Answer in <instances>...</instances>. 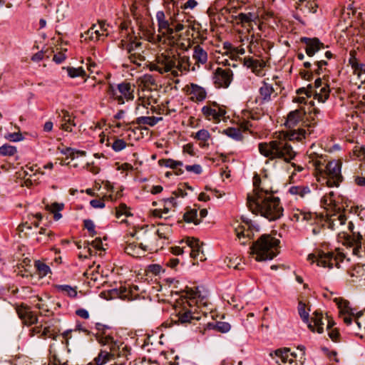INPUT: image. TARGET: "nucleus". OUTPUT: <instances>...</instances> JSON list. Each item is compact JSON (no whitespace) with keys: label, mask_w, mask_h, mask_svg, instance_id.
<instances>
[{"label":"nucleus","mask_w":365,"mask_h":365,"mask_svg":"<svg viewBox=\"0 0 365 365\" xmlns=\"http://www.w3.org/2000/svg\"><path fill=\"white\" fill-rule=\"evenodd\" d=\"M164 11H161V70L170 72L174 76L178 71H194L187 56H180L178 52V32L184 29L177 16L179 10L173 0H163Z\"/></svg>","instance_id":"nucleus-1"},{"label":"nucleus","mask_w":365,"mask_h":365,"mask_svg":"<svg viewBox=\"0 0 365 365\" xmlns=\"http://www.w3.org/2000/svg\"><path fill=\"white\" fill-rule=\"evenodd\" d=\"M170 284L161 285V292L163 291V296L166 297L167 294L170 293L171 296L175 293V295H179L178 299H175L174 304L171 305L172 309L174 313L171 314V322H163L161 326L169 327L173 323H185L189 322L192 319L198 318L195 317V313H202L206 315L208 309L207 299L202 297L197 288H188L181 290H169Z\"/></svg>","instance_id":"nucleus-2"},{"label":"nucleus","mask_w":365,"mask_h":365,"mask_svg":"<svg viewBox=\"0 0 365 365\" xmlns=\"http://www.w3.org/2000/svg\"><path fill=\"white\" fill-rule=\"evenodd\" d=\"M305 135L306 131L299 128L297 132H293L291 134L284 131L276 133L272 140L259 143V152L270 160L282 159L289 163L297 155L290 141L294 138L301 140L305 138Z\"/></svg>","instance_id":"nucleus-3"},{"label":"nucleus","mask_w":365,"mask_h":365,"mask_svg":"<svg viewBox=\"0 0 365 365\" xmlns=\"http://www.w3.org/2000/svg\"><path fill=\"white\" fill-rule=\"evenodd\" d=\"M308 163L314 168L317 180L329 187H338L344 180L341 174L342 160H329L327 155L318 154L313 148L307 153Z\"/></svg>","instance_id":"nucleus-4"},{"label":"nucleus","mask_w":365,"mask_h":365,"mask_svg":"<svg viewBox=\"0 0 365 365\" xmlns=\"http://www.w3.org/2000/svg\"><path fill=\"white\" fill-rule=\"evenodd\" d=\"M277 96V92L273 87L269 78L262 82L259 88L258 96L250 99L247 103V109L242 111L243 118L258 120L264 114L263 106L269 103Z\"/></svg>","instance_id":"nucleus-5"},{"label":"nucleus","mask_w":365,"mask_h":365,"mask_svg":"<svg viewBox=\"0 0 365 365\" xmlns=\"http://www.w3.org/2000/svg\"><path fill=\"white\" fill-rule=\"evenodd\" d=\"M247 204L252 213L260 215L269 221L277 220L283 215L284 208L280 199L274 195L259 200H249Z\"/></svg>","instance_id":"nucleus-6"},{"label":"nucleus","mask_w":365,"mask_h":365,"mask_svg":"<svg viewBox=\"0 0 365 365\" xmlns=\"http://www.w3.org/2000/svg\"><path fill=\"white\" fill-rule=\"evenodd\" d=\"M137 83L143 91H147L148 93L138 98L136 110H138L141 105L145 107L146 103L150 106L153 113H160V104L158 103L160 93L155 80L150 75H144L138 79Z\"/></svg>","instance_id":"nucleus-7"},{"label":"nucleus","mask_w":365,"mask_h":365,"mask_svg":"<svg viewBox=\"0 0 365 365\" xmlns=\"http://www.w3.org/2000/svg\"><path fill=\"white\" fill-rule=\"evenodd\" d=\"M279 240L271 235H262L252 247L250 254L256 261L272 259L279 254Z\"/></svg>","instance_id":"nucleus-8"},{"label":"nucleus","mask_w":365,"mask_h":365,"mask_svg":"<svg viewBox=\"0 0 365 365\" xmlns=\"http://www.w3.org/2000/svg\"><path fill=\"white\" fill-rule=\"evenodd\" d=\"M345 259V255L339 252H325L322 250H316L308 255V260L312 263H316L317 266L324 268H339L340 263Z\"/></svg>","instance_id":"nucleus-9"},{"label":"nucleus","mask_w":365,"mask_h":365,"mask_svg":"<svg viewBox=\"0 0 365 365\" xmlns=\"http://www.w3.org/2000/svg\"><path fill=\"white\" fill-rule=\"evenodd\" d=\"M93 88L99 87V88L105 87V90L110 97L114 100H117L119 104L124 103L125 100H132L134 97L133 90L131 88V85L129 83H123L118 85V92L119 94L113 89V87L110 84H106L103 81H99L97 84H93Z\"/></svg>","instance_id":"nucleus-10"},{"label":"nucleus","mask_w":365,"mask_h":365,"mask_svg":"<svg viewBox=\"0 0 365 365\" xmlns=\"http://www.w3.org/2000/svg\"><path fill=\"white\" fill-rule=\"evenodd\" d=\"M257 41V38H256L254 35H252L248 51L250 53H254L256 58L254 56L245 57L243 64L245 66L250 68L257 76H264L263 68L265 67L266 63L263 59L259 58V56L255 53L252 48L255 42Z\"/></svg>","instance_id":"nucleus-11"},{"label":"nucleus","mask_w":365,"mask_h":365,"mask_svg":"<svg viewBox=\"0 0 365 365\" xmlns=\"http://www.w3.org/2000/svg\"><path fill=\"white\" fill-rule=\"evenodd\" d=\"M202 113L205 119L218 123L224 119L226 110L224 106H220L216 102L208 101L202 108Z\"/></svg>","instance_id":"nucleus-12"},{"label":"nucleus","mask_w":365,"mask_h":365,"mask_svg":"<svg viewBox=\"0 0 365 365\" xmlns=\"http://www.w3.org/2000/svg\"><path fill=\"white\" fill-rule=\"evenodd\" d=\"M233 72L230 68L218 67L213 73V83L216 88H227L232 81Z\"/></svg>","instance_id":"nucleus-13"},{"label":"nucleus","mask_w":365,"mask_h":365,"mask_svg":"<svg viewBox=\"0 0 365 365\" xmlns=\"http://www.w3.org/2000/svg\"><path fill=\"white\" fill-rule=\"evenodd\" d=\"M298 95H305L307 97H311L314 95V98L319 101L324 103L329 97V86L324 83V86L318 90H314L313 86L309 85L307 88H300L297 91Z\"/></svg>","instance_id":"nucleus-14"},{"label":"nucleus","mask_w":365,"mask_h":365,"mask_svg":"<svg viewBox=\"0 0 365 365\" xmlns=\"http://www.w3.org/2000/svg\"><path fill=\"white\" fill-rule=\"evenodd\" d=\"M346 243L353 247L352 252L359 257H365V240L363 242V236L360 233L353 232L345 239Z\"/></svg>","instance_id":"nucleus-15"},{"label":"nucleus","mask_w":365,"mask_h":365,"mask_svg":"<svg viewBox=\"0 0 365 365\" xmlns=\"http://www.w3.org/2000/svg\"><path fill=\"white\" fill-rule=\"evenodd\" d=\"M182 242H185L187 247L190 249V255L196 261V262H193V264H197L199 261L203 262L206 259L198 239L195 237H187L186 239L182 240L181 241V243Z\"/></svg>","instance_id":"nucleus-16"},{"label":"nucleus","mask_w":365,"mask_h":365,"mask_svg":"<svg viewBox=\"0 0 365 365\" xmlns=\"http://www.w3.org/2000/svg\"><path fill=\"white\" fill-rule=\"evenodd\" d=\"M16 310L24 325L31 327L38 323V317L30 307L21 304L16 307Z\"/></svg>","instance_id":"nucleus-17"},{"label":"nucleus","mask_w":365,"mask_h":365,"mask_svg":"<svg viewBox=\"0 0 365 365\" xmlns=\"http://www.w3.org/2000/svg\"><path fill=\"white\" fill-rule=\"evenodd\" d=\"M152 250V244L143 245L135 241H127L124 247L125 252L133 257H140L145 255L146 251Z\"/></svg>","instance_id":"nucleus-18"},{"label":"nucleus","mask_w":365,"mask_h":365,"mask_svg":"<svg viewBox=\"0 0 365 365\" xmlns=\"http://www.w3.org/2000/svg\"><path fill=\"white\" fill-rule=\"evenodd\" d=\"M29 335L31 337L37 336L43 339L51 338L55 340L57 337L56 332L51 327H43V324L37 325V324L29 329Z\"/></svg>","instance_id":"nucleus-19"},{"label":"nucleus","mask_w":365,"mask_h":365,"mask_svg":"<svg viewBox=\"0 0 365 365\" xmlns=\"http://www.w3.org/2000/svg\"><path fill=\"white\" fill-rule=\"evenodd\" d=\"M274 356L277 358L276 363L278 365H298L296 355L291 353L290 349L288 348L275 350Z\"/></svg>","instance_id":"nucleus-20"},{"label":"nucleus","mask_w":365,"mask_h":365,"mask_svg":"<svg viewBox=\"0 0 365 365\" xmlns=\"http://www.w3.org/2000/svg\"><path fill=\"white\" fill-rule=\"evenodd\" d=\"M278 22L279 20L273 11H264L259 14L258 29L261 31H264L266 27L274 29L275 26H277Z\"/></svg>","instance_id":"nucleus-21"},{"label":"nucleus","mask_w":365,"mask_h":365,"mask_svg":"<svg viewBox=\"0 0 365 365\" xmlns=\"http://www.w3.org/2000/svg\"><path fill=\"white\" fill-rule=\"evenodd\" d=\"M292 220L301 223L314 224L318 221V215L305 210L294 209Z\"/></svg>","instance_id":"nucleus-22"},{"label":"nucleus","mask_w":365,"mask_h":365,"mask_svg":"<svg viewBox=\"0 0 365 365\" xmlns=\"http://www.w3.org/2000/svg\"><path fill=\"white\" fill-rule=\"evenodd\" d=\"M140 46V43L135 41V40H132V37H130V40L121 39L120 47L122 49H126L128 53L129 54L128 57L130 59V61L134 63H138V60L141 61V56L139 53L133 51L135 48H137Z\"/></svg>","instance_id":"nucleus-23"},{"label":"nucleus","mask_w":365,"mask_h":365,"mask_svg":"<svg viewBox=\"0 0 365 365\" xmlns=\"http://www.w3.org/2000/svg\"><path fill=\"white\" fill-rule=\"evenodd\" d=\"M301 41L305 44V52L309 57L313 56L317 52L321 49H324L326 46L317 38H302Z\"/></svg>","instance_id":"nucleus-24"},{"label":"nucleus","mask_w":365,"mask_h":365,"mask_svg":"<svg viewBox=\"0 0 365 365\" xmlns=\"http://www.w3.org/2000/svg\"><path fill=\"white\" fill-rule=\"evenodd\" d=\"M305 114L306 111L303 108L291 111L287 115L285 123L286 125L289 128H295L301 123H303Z\"/></svg>","instance_id":"nucleus-25"},{"label":"nucleus","mask_w":365,"mask_h":365,"mask_svg":"<svg viewBox=\"0 0 365 365\" xmlns=\"http://www.w3.org/2000/svg\"><path fill=\"white\" fill-rule=\"evenodd\" d=\"M187 93L190 96V99L195 102H201L207 97L205 89L192 83L187 86Z\"/></svg>","instance_id":"nucleus-26"},{"label":"nucleus","mask_w":365,"mask_h":365,"mask_svg":"<svg viewBox=\"0 0 365 365\" xmlns=\"http://www.w3.org/2000/svg\"><path fill=\"white\" fill-rule=\"evenodd\" d=\"M318 9L316 0H299L297 9L304 16L315 14Z\"/></svg>","instance_id":"nucleus-27"},{"label":"nucleus","mask_w":365,"mask_h":365,"mask_svg":"<svg viewBox=\"0 0 365 365\" xmlns=\"http://www.w3.org/2000/svg\"><path fill=\"white\" fill-rule=\"evenodd\" d=\"M323 314L321 312L315 311L312 314L311 321L307 322L308 327L312 332L322 334L324 331Z\"/></svg>","instance_id":"nucleus-28"},{"label":"nucleus","mask_w":365,"mask_h":365,"mask_svg":"<svg viewBox=\"0 0 365 365\" xmlns=\"http://www.w3.org/2000/svg\"><path fill=\"white\" fill-rule=\"evenodd\" d=\"M53 232L46 227H39L36 231L34 240L39 244H47L54 239Z\"/></svg>","instance_id":"nucleus-29"},{"label":"nucleus","mask_w":365,"mask_h":365,"mask_svg":"<svg viewBox=\"0 0 365 365\" xmlns=\"http://www.w3.org/2000/svg\"><path fill=\"white\" fill-rule=\"evenodd\" d=\"M269 195H274V191L272 187H268L264 181L262 185L257 187V190H253L252 194L247 195V202H249V200H259Z\"/></svg>","instance_id":"nucleus-30"},{"label":"nucleus","mask_w":365,"mask_h":365,"mask_svg":"<svg viewBox=\"0 0 365 365\" xmlns=\"http://www.w3.org/2000/svg\"><path fill=\"white\" fill-rule=\"evenodd\" d=\"M38 226V222H34L33 225L28 222L22 223L17 227V234L21 238H34Z\"/></svg>","instance_id":"nucleus-31"},{"label":"nucleus","mask_w":365,"mask_h":365,"mask_svg":"<svg viewBox=\"0 0 365 365\" xmlns=\"http://www.w3.org/2000/svg\"><path fill=\"white\" fill-rule=\"evenodd\" d=\"M349 281L357 282L365 280V264H356L351 267L347 272Z\"/></svg>","instance_id":"nucleus-32"},{"label":"nucleus","mask_w":365,"mask_h":365,"mask_svg":"<svg viewBox=\"0 0 365 365\" xmlns=\"http://www.w3.org/2000/svg\"><path fill=\"white\" fill-rule=\"evenodd\" d=\"M176 197H171L163 200V208L161 209V217L164 215L165 219H168L175 212L177 202Z\"/></svg>","instance_id":"nucleus-33"},{"label":"nucleus","mask_w":365,"mask_h":365,"mask_svg":"<svg viewBox=\"0 0 365 365\" xmlns=\"http://www.w3.org/2000/svg\"><path fill=\"white\" fill-rule=\"evenodd\" d=\"M235 19L239 21L242 26L245 24H250L252 22H256L258 21L259 22V12H247V13H240L236 17Z\"/></svg>","instance_id":"nucleus-34"},{"label":"nucleus","mask_w":365,"mask_h":365,"mask_svg":"<svg viewBox=\"0 0 365 365\" xmlns=\"http://www.w3.org/2000/svg\"><path fill=\"white\" fill-rule=\"evenodd\" d=\"M130 207L124 203H120L118 207L115 208V217L120 220V223H125L130 225V222L126 220V217H132Z\"/></svg>","instance_id":"nucleus-35"},{"label":"nucleus","mask_w":365,"mask_h":365,"mask_svg":"<svg viewBox=\"0 0 365 365\" xmlns=\"http://www.w3.org/2000/svg\"><path fill=\"white\" fill-rule=\"evenodd\" d=\"M117 354L113 351L109 352L106 350H102L94 360L96 365H106L108 362L114 360Z\"/></svg>","instance_id":"nucleus-36"},{"label":"nucleus","mask_w":365,"mask_h":365,"mask_svg":"<svg viewBox=\"0 0 365 365\" xmlns=\"http://www.w3.org/2000/svg\"><path fill=\"white\" fill-rule=\"evenodd\" d=\"M192 58L195 61V64L199 66L200 64H205L207 62V53L200 45H197L194 46Z\"/></svg>","instance_id":"nucleus-37"},{"label":"nucleus","mask_w":365,"mask_h":365,"mask_svg":"<svg viewBox=\"0 0 365 365\" xmlns=\"http://www.w3.org/2000/svg\"><path fill=\"white\" fill-rule=\"evenodd\" d=\"M335 194L333 191L324 195L321 200L322 206L327 210H334L336 207L334 199Z\"/></svg>","instance_id":"nucleus-38"},{"label":"nucleus","mask_w":365,"mask_h":365,"mask_svg":"<svg viewBox=\"0 0 365 365\" xmlns=\"http://www.w3.org/2000/svg\"><path fill=\"white\" fill-rule=\"evenodd\" d=\"M339 310V314H354V309L349 305V302L341 297H337L334 299Z\"/></svg>","instance_id":"nucleus-39"},{"label":"nucleus","mask_w":365,"mask_h":365,"mask_svg":"<svg viewBox=\"0 0 365 365\" xmlns=\"http://www.w3.org/2000/svg\"><path fill=\"white\" fill-rule=\"evenodd\" d=\"M199 141V145L202 148L209 146V141L211 140V135L208 130L202 129L197 131L194 136Z\"/></svg>","instance_id":"nucleus-40"},{"label":"nucleus","mask_w":365,"mask_h":365,"mask_svg":"<svg viewBox=\"0 0 365 365\" xmlns=\"http://www.w3.org/2000/svg\"><path fill=\"white\" fill-rule=\"evenodd\" d=\"M247 226V225H239L235 229V234L238 237L239 240H241L242 239V241L240 242L242 245H245L247 242V241H249L250 230L246 227Z\"/></svg>","instance_id":"nucleus-41"},{"label":"nucleus","mask_w":365,"mask_h":365,"mask_svg":"<svg viewBox=\"0 0 365 365\" xmlns=\"http://www.w3.org/2000/svg\"><path fill=\"white\" fill-rule=\"evenodd\" d=\"M361 314V312L356 314H339V317L341 319L344 323L347 326H349L354 320L358 327L360 328L361 323L359 321V318Z\"/></svg>","instance_id":"nucleus-42"},{"label":"nucleus","mask_w":365,"mask_h":365,"mask_svg":"<svg viewBox=\"0 0 365 365\" xmlns=\"http://www.w3.org/2000/svg\"><path fill=\"white\" fill-rule=\"evenodd\" d=\"M117 199L116 197H113L112 194L105 193L103 195L101 198L94 199L91 201V205L94 208H103L105 206L104 201L105 200H115Z\"/></svg>","instance_id":"nucleus-43"},{"label":"nucleus","mask_w":365,"mask_h":365,"mask_svg":"<svg viewBox=\"0 0 365 365\" xmlns=\"http://www.w3.org/2000/svg\"><path fill=\"white\" fill-rule=\"evenodd\" d=\"M64 207L63 203L53 202L51 205H46V209L50 212L53 214V218L55 220H58L61 217V215L59 213Z\"/></svg>","instance_id":"nucleus-44"},{"label":"nucleus","mask_w":365,"mask_h":365,"mask_svg":"<svg viewBox=\"0 0 365 365\" xmlns=\"http://www.w3.org/2000/svg\"><path fill=\"white\" fill-rule=\"evenodd\" d=\"M183 219L186 222H193L195 225H198L200 222V219L197 218V210L187 209L183 215Z\"/></svg>","instance_id":"nucleus-45"},{"label":"nucleus","mask_w":365,"mask_h":365,"mask_svg":"<svg viewBox=\"0 0 365 365\" xmlns=\"http://www.w3.org/2000/svg\"><path fill=\"white\" fill-rule=\"evenodd\" d=\"M43 175V173L41 170H38L36 173L32 175V177H26L25 180H24V182L22 185H24L27 187H31L33 185H38L39 183L41 177Z\"/></svg>","instance_id":"nucleus-46"},{"label":"nucleus","mask_w":365,"mask_h":365,"mask_svg":"<svg viewBox=\"0 0 365 365\" xmlns=\"http://www.w3.org/2000/svg\"><path fill=\"white\" fill-rule=\"evenodd\" d=\"M56 289L57 292L70 297H75L77 295V289L76 287H73L69 285H56Z\"/></svg>","instance_id":"nucleus-47"},{"label":"nucleus","mask_w":365,"mask_h":365,"mask_svg":"<svg viewBox=\"0 0 365 365\" xmlns=\"http://www.w3.org/2000/svg\"><path fill=\"white\" fill-rule=\"evenodd\" d=\"M225 262H227V267L230 268L237 270L244 269L245 263L238 257H227Z\"/></svg>","instance_id":"nucleus-48"},{"label":"nucleus","mask_w":365,"mask_h":365,"mask_svg":"<svg viewBox=\"0 0 365 365\" xmlns=\"http://www.w3.org/2000/svg\"><path fill=\"white\" fill-rule=\"evenodd\" d=\"M84 249H87V253L88 255H91V247L95 248L96 250H103V242L101 238L96 237L94 240H93L91 243L89 242H83Z\"/></svg>","instance_id":"nucleus-49"},{"label":"nucleus","mask_w":365,"mask_h":365,"mask_svg":"<svg viewBox=\"0 0 365 365\" xmlns=\"http://www.w3.org/2000/svg\"><path fill=\"white\" fill-rule=\"evenodd\" d=\"M329 220L330 222V227L334 229L336 225H344L346 220V217L343 213H337L331 215Z\"/></svg>","instance_id":"nucleus-50"},{"label":"nucleus","mask_w":365,"mask_h":365,"mask_svg":"<svg viewBox=\"0 0 365 365\" xmlns=\"http://www.w3.org/2000/svg\"><path fill=\"white\" fill-rule=\"evenodd\" d=\"M17 153L18 150L15 146L9 145L7 143L0 146V156H14Z\"/></svg>","instance_id":"nucleus-51"},{"label":"nucleus","mask_w":365,"mask_h":365,"mask_svg":"<svg viewBox=\"0 0 365 365\" xmlns=\"http://www.w3.org/2000/svg\"><path fill=\"white\" fill-rule=\"evenodd\" d=\"M222 133L236 140H242L243 139L240 128H228L224 130Z\"/></svg>","instance_id":"nucleus-52"},{"label":"nucleus","mask_w":365,"mask_h":365,"mask_svg":"<svg viewBox=\"0 0 365 365\" xmlns=\"http://www.w3.org/2000/svg\"><path fill=\"white\" fill-rule=\"evenodd\" d=\"M289 192L293 195L304 197L310 193V189L307 186H292L289 188Z\"/></svg>","instance_id":"nucleus-53"},{"label":"nucleus","mask_w":365,"mask_h":365,"mask_svg":"<svg viewBox=\"0 0 365 365\" xmlns=\"http://www.w3.org/2000/svg\"><path fill=\"white\" fill-rule=\"evenodd\" d=\"M62 113L64 123L61 124V129L67 132H71L72 128L75 124L71 122V117L68 111L62 110Z\"/></svg>","instance_id":"nucleus-54"},{"label":"nucleus","mask_w":365,"mask_h":365,"mask_svg":"<svg viewBox=\"0 0 365 365\" xmlns=\"http://www.w3.org/2000/svg\"><path fill=\"white\" fill-rule=\"evenodd\" d=\"M160 118L152 116V117H139L136 119L135 123L140 125H148L150 126H153L156 125Z\"/></svg>","instance_id":"nucleus-55"},{"label":"nucleus","mask_w":365,"mask_h":365,"mask_svg":"<svg viewBox=\"0 0 365 365\" xmlns=\"http://www.w3.org/2000/svg\"><path fill=\"white\" fill-rule=\"evenodd\" d=\"M207 328L208 329H216L220 332L225 333L228 331L230 329V325L228 323L226 322H217L216 324H207Z\"/></svg>","instance_id":"nucleus-56"},{"label":"nucleus","mask_w":365,"mask_h":365,"mask_svg":"<svg viewBox=\"0 0 365 365\" xmlns=\"http://www.w3.org/2000/svg\"><path fill=\"white\" fill-rule=\"evenodd\" d=\"M68 74L71 78L84 77L87 75L86 71L82 68H68Z\"/></svg>","instance_id":"nucleus-57"},{"label":"nucleus","mask_w":365,"mask_h":365,"mask_svg":"<svg viewBox=\"0 0 365 365\" xmlns=\"http://www.w3.org/2000/svg\"><path fill=\"white\" fill-rule=\"evenodd\" d=\"M35 298L38 300V303L36 304V307L38 309L41 314L46 315L48 312H50L48 305L46 302L43 300L41 297L38 296H36Z\"/></svg>","instance_id":"nucleus-58"},{"label":"nucleus","mask_w":365,"mask_h":365,"mask_svg":"<svg viewBox=\"0 0 365 365\" xmlns=\"http://www.w3.org/2000/svg\"><path fill=\"white\" fill-rule=\"evenodd\" d=\"M35 266L37 269L38 274L41 277L46 276L50 272L49 267L43 262H37Z\"/></svg>","instance_id":"nucleus-59"},{"label":"nucleus","mask_w":365,"mask_h":365,"mask_svg":"<svg viewBox=\"0 0 365 365\" xmlns=\"http://www.w3.org/2000/svg\"><path fill=\"white\" fill-rule=\"evenodd\" d=\"M106 24L103 21H98L97 24H93L92 26L94 28V31H96V35L99 38L101 36H107V29L106 28Z\"/></svg>","instance_id":"nucleus-60"},{"label":"nucleus","mask_w":365,"mask_h":365,"mask_svg":"<svg viewBox=\"0 0 365 365\" xmlns=\"http://www.w3.org/2000/svg\"><path fill=\"white\" fill-rule=\"evenodd\" d=\"M309 310H310L309 309H308V311L306 310L305 303H304L302 302H299V306H298L299 314L301 318L302 319V320L306 323L309 322Z\"/></svg>","instance_id":"nucleus-61"},{"label":"nucleus","mask_w":365,"mask_h":365,"mask_svg":"<svg viewBox=\"0 0 365 365\" xmlns=\"http://www.w3.org/2000/svg\"><path fill=\"white\" fill-rule=\"evenodd\" d=\"M81 38H84V41H98L100 38L96 35V31H94V28L92 26L83 34L81 35Z\"/></svg>","instance_id":"nucleus-62"},{"label":"nucleus","mask_w":365,"mask_h":365,"mask_svg":"<svg viewBox=\"0 0 365 365\" xmlns=\"http://www.w3.org/2000/svg\"><path fill=\"white\" fill-rule=\"evenodd\" d=\"M128 26L129 24L126 21L122 22L120 25V35L123 38L122 39L130 40V37H132V40H135L133 36L128 32Z\"/></svg>","instance_id":"nucleus-63"},{"label":"nucleus","mask_w":365,"mask_h":365,"mask_svg":"<svg viewBox=\"0 0 365 365\" xmlns=\"http://www.w3.org/2000/svg\"><path fill=\"white\" fill-rule=\"evenodd\" d=\"M127 145H128V143L125 141H124L123 139H119V138H115L114 141L111 145V147L115 152H119V151L122 150L123 149H124Z\"/></svg>","instance_id":"nucleus-64"}]
</instances>
